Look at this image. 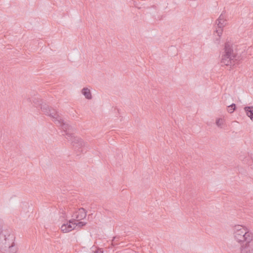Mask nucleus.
I'll return each instance as SVG.
<instances>
[{"label": "nucleus", "mask_w": 253, "mask_h": 253, "mask_svg": "<svg viewBox=\"0 0 253 253\" xmlns=\"http://www.w3.org/2000/svg\"><path fill=\"white\" fill-rule=\"evenodd\" d=\"M79 220H77V219H74V225H75L76 227H78V228H81L83 226H84L86 225V222H83V221H79Z\"/></svg>", "instance_id": "12"}, {"label": "nucleus", "mask_w": 253, "mask_h": 253, "mask_svg": "<svg viewBox=\"0 0 253 253\" xmlns=\"http://www.w3.org/2000/svg\"><path fill=\"white\" fill-rule=\"evenodd\" d=\"M224 124V120L222 119L219 118L217 119L216 120V125L219 127L221 128L222 127V125Z\"/></svg>", "instance_id": "14"}, {"label": "nucleus", "mask_w": 253, "mask_h": 253, "mask_svg": "<svg viewBox=\"0 0 253 253\" xmlns=\"http://www.w3.org/2000/svg\"><path fill=\"white\" fill-rule=\"evenodd\" d=\"M216 24L218 28V29L216 30V33L219 37H220L222 34V29L227 24L224 11L221 13L218 18L216 20Z\"/></svg>", "instance_id": "7"}, {"label": "nucleus", "mask_w": 253, "mask_h": 253, "mask_svg": "<svg viewBox=\"0 0 253 253\" xmlns=\"http://www.w3.org/2000/svg\"><path fill=\"white\" fill-rule=\"evenodd\" d=\"M82 93L86 99H91L92 98L90 91L88 88L86 87L83 88L82 90Z\"/></svg>", "instance_id": "11"}, {"label": "nucleus", "mask_w": 253, "mask_h": 253, "mask_svg": "<svg viewBox=\"0 0 253 253\" xmlns=\"http://www.w3.org/2000/svg\"><path fill=\"white\" fill-rule=\"evenodd\" d=\"M40 104L42 113L44 114L51 117L53 121L58 126L61 127L62 126V124L65 123L61 117L54 109L49 107V106L46 104L40 103Z\"/></svg>", "instance_id": "4"}, {"label": "nucleus", "mask_w": 253, "mask_h": 253, "mask_svg": "<svg viewBox=\"0 0 253 253\" xmlns=\"http://www.w3.org/2000/svg\"><path fill=\"white\" fill-rule=\"evenodd\" d=\"M223 50L221 59V65H234L236 54L234 53L232 44L228 42H226Z\"/></svg>", "instance_id": "2"}, {"label": "nucleus", "mask_w": 253, "mask_h": 253, "mask_svg": "<svg viewBox=\"0 0 253 253\" xmlns=\"http://www.w3.org/2000/svg\"><path fill=\"white\" fill-rule=\"evenodd\" d=\"M40 104L42 113L44 114L51 117L53 121L58 126L61 127L62 126V124L65 123L61 117L54 109L49 107V106L46 104L40 103Z\"/></svg>", "instance_id": "5"}, {"label": "nucleus", "mask_w": 253, "mask_h": 253, "mask_svg": "<svg viewBox=\"0 0 253 253\" xmlns=\"http://www.w3.org/2000/svg\"><path fill=\"white\" fill-rule=\"evenodd\" d=\"M244 110L247 115L253 121V106H246L244 108Z\"/></svg>", "instance_id": "10"}, {"label": "nucleus", "mask_w": 253, "mask_h": 253, "mask_svg": "<svg viewBox=\"0 0 253 253\" xmlns=\"http://www.w3.org/2000/svg\"><path fill=\"white\" fill-rule=\"evenodd\" d=\"M15 237L10 229H3L0 232V251L2 253H16Z\"/></svg>", "instance_id": "1"}, {"label": "nucleus", "mask_w": 253, "mask_h": 253, "mask_svg": "<svg viewBox=\"0 0 253 253\" xmlns=\"http://www.w3.org/2000/svg\"><path fill=\"white\" fill-rule=\"evenodd\" d=\"M236 108V104L234 103H232L231 105H229L227 107V111L229 113H232L235 110Z\"/></svg>", "instance_id": "13"}, {"label": "nucleus", "mask_w": 253, "mask_h": 253, "mask_svg": "<svg viewBox=\"0 0 253 253\" xmlns=\"http://www.w3.org/2000/svg\"><path fill=\"white\" fill-rule=\"evenodd\" d=\"M86 216V211L84 208H80L78 211L76 212L74 216L77 220H80L85 218Z\"/></svg>", "instance_id": "9"}, {"label": "nucleus", "mask_w": 253, "mask_h": 253, "mask_svg": "<svg viewBox=\"0 0 253 253\" xmlns=\"http://www.w3.org/2000/svg\"><path fill=\"white\" fill-rule=\"evenodd\" d=\"M61 128L65 132V133L62 134V135L66 136V139L69 141L71 142L73 147H75L76 144L79 143L80 145H84V141L82 139L75 137L74 135L73 132L74 131L75 128L68 124L65 123L64 124H62Z\"/></svg>", "instance_id": "3"}, {"label": "nucleus", "mask_w": 253, "mask_h": 253, "mask_svg": "<svg viewBox=\"0 0 253 253\" xmlns=\"http://www.w3.org/2000/svg\"><path fill=\"white\" fill-rule=\"evenodd\" d=\"M119 239V238L117 237H115L113 238V239L112 240V243L113 246H115L116 245H118V243L116 241V239Z\"/></svg>", "instance_id": "16"}, {"label": "nucleus", "mask_w": 253, "mask_h": 253, "mask_svg": "<svg viewBox=\"0 0 253 253\" xmlns=\"http://www.w3.org/2000/svg\"><path fill=\"white\" fill-rule=\"evenodd\" d=\"M94 253H103V251L101 249H99L95 251Z\"/></svg>", "instance_id": "17"}, {"label": "nucleus", "mask_w": 253, "mask_h": 253, "mask_svg": "<svg viewBox=\"0 0 253 253\" xmlns=\"http://www.w3.org/2000/svg\"><path fill=\"white\" fill-rule=\"evenodd\" d=\"M83 147L88 148L87 143L84 142V145H80V144L79 143H77L76 144V146H75L76 148H79V149H81Z\"/></svg>", "instance_id": "15"}, {"label": "nucleus", "mask_w": 253, "mask_h": 253, "mask_svg": "<svg viewBox=\"0 0 253 253\" xmlns=\"http://www.w3.org/2000/svg\"><path fill=\"white\" fill-rule=\"evenodd\" d=\"M235 239L238 242L248 241L253 238V234L247 231V229L240 225H235L234 228Z\"/></svg>", "instance_id": "6"}, {"label": "nucleus", "mask_w": 253, "mask_h": 253, "mask_svg": "<svg viewBox=\"0 0 253 253\" xmlns=\"http://www.w3.org/2000/svg\"><path fill=\"white\" fill-rule=\"evenodd\" d=\"M74 219H71L67 222L66 223H64L62 225L61 227V230L63 233H68L76 228V226L74 225Z\"/></svg>", "instance_id": "8"}]
</instances>
